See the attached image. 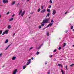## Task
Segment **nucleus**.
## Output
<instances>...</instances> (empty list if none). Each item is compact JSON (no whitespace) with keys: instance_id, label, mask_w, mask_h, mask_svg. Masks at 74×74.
Returning <instances> with one entry per match:
<instances>
[{"instance_id":"nucleus-1","label":"nucleus","mask_w":74,"mask_h":74,"mask_svg":"<svg viewBox=\"0 0 74 74\" xmlns=\"http://www.w3.org/2000/svg\"><path fill=\"white\" fill-rule=\"evenodd\" d=\"M44 20H43L42 22L40 23V24H41L42 26H44L45 24L44 23H48V22L50 21V17L47 18H44Z\"/></svg>"},{"instance_id":"nucleus-2","label":"nucleus","mask_w":74,"mask_h":74,"mask_svg":"<svg viewBox=\"0 0 74 74\" xmlns=\"http://www.w3.org/2000/svg\"><path fill=\"white\" fill-rule=\"evenodd\" d=\"M31 59H29V60H28V62H27V64H26V65L27 66L29 65L30 63H31Z\"/></svg>"},{"instance_id":"nucleus-3","label":"nucleus","mask_w":74,"mask_h":74,"mask_svg":"<svg viewBox=\"0 0 74 74\" xmlns=\"http://www.w3.org/2000/svg\"><path fill=\"white\" fill-rule=\"evenodd\" d=\"M53 23H51L50 24H49L47 27H49V26L51 27L52 26V25H53Z\"/></svg>"},{"instance_id":"nucleus-4","label":"nucleus","mask_w":74,"mask_h":74,"mask_svg":"<svg viewBox=\"0 0 74 74\" xmlns=\"http://www.w3.org/2000/svg\"><path fill=\"white\" fill-rule=\"evenodd\" d=\"M2 2L4 4H5L6 3H8V1L7 0H3Z\"/></svg>"},{"instance_id":"nucleus-5","label":"nucleus","mask_w":74,"mask_h":74,"mask_svg":"<svg viewBox=\"0 0 74 74\" xmlns=\"http://www.w3.org/2000/svg\"><path fill=\"white\" fill-rule=\"evenodd\" d=\"M17 71H17V69H15L13 73V74H16V72Z\"/></svg>"},{"instance_id":"nucleus-6","label":"nucleus","mask_w":74,"mask_h":74,"mask_svg":"<svg viewBox=\"0 0 74 74\" xmlns=\"http://www.w3.org/2000/svg\"><path fill=\"white\" fill-rule=\"evenodd\" d=\"M56 13V10H53V15H55V14Z\"/></svg>"},{"instance_id":"nucleus-7","label":"nucleus","mask_w":74,"mask_h":74,"mask_svg":"<svg viewBox=\"0 0 74 74\" xmlns=\"http://www.w3.org/2000/svg\"><path fill=\"white\" fill-rule=\"evenodd\" d=\"M45 11H46L45 9H44L41 11V13H44V12H45Z\"/></svg>"},{"instance_id":"nucleus-8","label":"nucleus","mask_w":74,"mask_h":74,"mask_svg":"<svg viewBox=\"0 0 74 74\" xmlns=\"http://www.w3.org/2000/svg\"><path fill=\"white\" fill-rule=\"evenodd\" d=\"M25 11H24L23 12V13L21 14V16H23V15L25 14Z\"/></svg>"},{"instance_id":"nucleus-9","label":"nucleus","mask_w":74,"mask_h":74,"mask_svg":"<svg viewBox=\"0 0 74 74\" xmlns=\"http://www.w3.org/2000/svg\"><path fill=\"white\" fill-rule=\"evenodd\" d=\"M22 10H19V12L18 14L19 15H21V13H22Z\"/></svg>"},{"instance_id":"nucleus-10","label":"nucleus","mask_w":74,"mask_h":74,"mask_svg":"<svg viewBox=\"0 0 74 74\" xmlns=\"http://www.w3.org/2000/svg\"><path fill=\"white\" fill-rule=\"evenodd\" d=\"M9 30H5V32H4L5 34H7Z\"/></svg>"},{"instance_id":"nucleus-11","label":"nucleus","mask_w":74,"mask_h":74,"mask_svg":"<svg viewBox=\"0 0 74 74\" xmlns=\"http://www.w3.org/2000/svg\"><path fill=\"white\" fill-rule=\"evenodd\" d=\"M49 15H50V13L47 14V15L46 16V18H47V16L49 17Z\"/></svg>"},{"instance_id":"nucleus-12","label":"nucleus","mask_w":74,"mask_h":74,"mask_svg":"<svg viewBox=\"0 0 74 74\" xmlns=\"http://www.w3.org/2000/svg\"><path fill=\"white\" fill-rule=\"evenodd\" d=\"M47 12H49L50 13H51V10H50L49 9H47Z\"/></svg>"},{"instance_id":"nucleus-13","label":"nucleus","mask_w":74,"mask_h":74,"mask_svg":"<svg viewBox=\"0 0 74 74\" xmlns=\"http://www.w3.org/2000/svg\"><path fill=\"white\" fill-rule=\"evenodd\" d=\"M8 42V39H6L5 42V44H7Z\"/></svg>"},{"instance_id":"nucleus-14","label":"nucleus","mask_w":74,"mask_h":74,"mask_svg":"<svg viewBox=\"0 0 74 74\" xmlns=\"http://www.w3.org/2000/svg\"><path fill=\"white\" fill-rule=\"evenodd\" d=\"M16 59V57L14 56L12 58V60H15Z\"/></svg>"},{"instance_id":"nucleus-15","label":"nucleus","mask_w":74,"mask_h":74,"mask_svg":"<svg viewBox=\"0 0 74 74\" xmlns=\"http://www.w3.org/2000/svg\"><path fill=\"white\" fill-rule=\"evenodd\" d=\"M26 65H25L23 66V70H24V69H25V68H26Z\"/></svg>"},{"instance_id":"nucleus-16","label":"nucleus","mask_w":74,"mask_h":74,"mask_svg":"<svg viewBox=\"0 0 74 74\" xmlns=\"http://www.w3.org/2000/svg\"><path fill=\"white\" fill-rule=\"evenodd\" d=\"M15 4V1H14L13 3H11L12 5H14V4Z\"/></svg>"},{"instance_id":"nucleus-17","label":"nucleus","mask_w":74,"mask_h":74,"mask_svg":"<svg viewBox=\"0 0 74 74\" xmlns=\"http://www.w3.org/2000/svg\"><path fill=\"white\" fill-rule=\"evenodd\" d=\"M46 34L47 36H49V33H48V32H47Z\"/></svg>"},{"instance_id":"nucleus-18","label":"nucleus","mask_w":74,"mask_h":74,"mask_svg":"<svg viewBox=\"0 0 74 74\" xmlns=\"http://www.w3.org/2000/svg\"><path fill=\"white\" fill-rule=\"evenodd\" d=\"M13 20H14V18H10V21H13Z\"/></svg>"},{"instance_id":"nucleus-19","label":"nucleus","mask_w":74,"mask_h":74,"mask_svg":"<svg viewBox=\"0 0 74 74\" xmlns=\"http://www.w3.org/2000/svg\"><path fill=\"white\" fill-rule=\"evenodd\" d=\"M40 10H41V9H40V8H39V9L38 10V12H40Z\"/></svg>"},{"instance_id":"nucleus-20","label":"nucleus","mask_w":74,"mask_h":74,"mask_svg":"<svg viewBox=\"0 0 74 74\" xmlns=\"http://www.w3.org/2000/svg\"><path fill=\"white\" fill-rule=\"evenodd\" d=\"M66 43H65L64 44V45H63V47H65V46H66Z\"/></svg>"},{"instance_id":"nucleus-21","label":"nucleus","mask_w":74,"mask_h":74,"mask_svg":"<svg viewBox=\"0 0 74 74\" xmlns=\"http://www.w3.org/2000/svg\"><path fill=\"white\" fill-rule=\"evenodd\" d=\"M10 47V45H9L8 47L5 49V50H7V49H8V48H9Z\"/></svg>"},{"instance_id":"nucleus-22","label":"nucleus","mask_w":74,"mask_h":74,"mask_svg":"<svg viewBox=\"0 0 74 74\" xmlns=\"http://www.w3.org/2000/svg\"><path fill=\"white\" fill-rule=\"evenodd\" d=\"M74 64H72L70 65V66H71V67H73V66H74Z\"/></svg>"},{"instance_id":"nucleus-23","label":"nucleus","mask_w":74,"mask_h":74,"mask_svg":"<svg viewBox=\"0 0 74 74\" xmlns=\"http://www.w3.org/2000/svg\"><path fill=\"white\" fill-rule=\"evenodd\" d=\"M36 55H39V54H40V52H37L36 53Z\"/></svg>"},{"instance_id":"nucleus-24","label":"nucleus","mask_w":74,"mask_h":74,"mask_svg":"<svg viewBox=\"0 0 74 74\" xmlns=\"http://www.w3.org/2000/svg\"><path fill=\"white\" fill-rule=\"evenodd\" d=\"M61 72L63 74H64V72L62 70H61Z\"/></svg>"},{"instance_id":"nucleus-25","label":"nucleus","mask_w":74,"mask_h":74,"mask_svg":"<svg viewBox=\"0 0 74 74\" xmlns=\"http://www.w3.org/2000/svg\"><path fill=\"white\" fill-rule=\"evenodd\" d=\"M1 33H2V30H1L0 31V34H1Z\"/></svg>"},{"instance_id":"nucleus-26","label":"nucleus","mask_w":74,"mask_h":74,"mask_svg":"<svg viewBox=\"0 0 74 74\" xmlns=\"http://www.w3.org/2000/svg\"><path fill=\"white\" fill-rule=\"evenodd\" d=\"M50 3H51V4L52 3V0H50Z\"/></svg>"},{"instance_id":"nucleus-27","label":"nucleus","mask_w":74,"mask_h":74,"mask_svg":"<svg viewBox=\"0 0 74 74\" xmlns=\"http://www.w3.org/2000/svg\"><path fill=\"white\" fill-rule=\"evenodd\" d=\"M62 49V47H60L58 48V49H59V50H60V49Z\"/></svg>"},{"instance_id":"nucleus-28","label":"nucleus","mask_w":74,"mask_h":74,"mask_svg":"<svg viewBox=\"0 0 74 74\" xmlns=\"http://www.w3.org/2000/svg\"><path fill=\"white\" fill-rule=\"evenodd\" d=\"M2 53H1L0 54V57H1L2 56Z\"/></svg>"},{"instance_id":"nucleus-29","label":"nucleus","mask_w":74,"mask_h":74,"mask_svg":"<svg viewBox=\"0 0 74 74\" xmlns=\"http://www.w3.org/2000/svg\"><path fill=\"white\" fill-rule=\"evenodd\" d=\"M41 25H40L39 26V29H41Z\"/></svg>"},{"instance_id":"nucleus-30","label":"nucleus","mask_w":74,"mask_h":74,"mask_svg":"<svg viewBox=\"0 0 74 74\" xmlns=\"http://www.w3.org/2000/svg\"><path fill=\"white\" fill-rule=\"evenodd\" d=\"M34 47H32L31 48L29 49V50H30V49H33V48H34Z\"/></svg>"},{"instance_id":"nucleus-31","label":"nucleus","mask_w":74,"mask_h":74,"mask_svg":"<svg viewBox=\"0 0 74 74\" xmlns=\"http://www.w3.org/2000/svg\"><path fill=\"white\" fill-rule=\"evenodd\" d=\"M56 49H55L53 51V52H56Z\"/></svg>"},{"instance_id":"nucleus-32","label":"nucleus","mask_w":74,"mask_h":74,"mask_svg":"<svg viewBox=\"0 0 74 74\" xmlns=\"http://www.w3.org/2000/svg\"><path fill=\"white\" fill-rule=\"evenodd\" d=\"M73 29V26H71V29Z\"/></svg>"},{"instance_id":"nucleus-33","label":"nucleus","mask_w":74,"mask_h":74,"mask_svg":"<svg viewBox=\"0 0 74 74\" xmlns=\"http://www.w3.org/2000/svg\"><path fill=\"white\" fill-rule=\"evenodd\" d=\"M61 65V64H58V66H60V65Z\"/></svg>"},{"instance_id":"nucleus-34","label":"nucleus","mask_w":74,"mask_h":74,"mask_svg":"<svg viewBox=\"0 0 74 74\" xmlns=\"http://www.w3.org/2000/svg\"><path fill=\"white\" fill-rule=\"evenodd\" d=\"M49 8H51V5H49Z\"/></svg>"},{"instance_id":"nucleus-35","label":"nucleus","mask_w":74,"mask_h":74,"mask_svg":"<svg viewBox=\"0 0 74 74\" xmlns=\"http://www.w3.org/2000/svg\"><path fill=\"white\" fill-rule=\"evenodd\" d=\"M10 14V12H8V13H6L7 15H8Z\"/></svg>"},{"instance_id":"nucleus-36","label":"nucleus","mask_w":74,"mask_h":74,"mask_svg":"<svg viewBox=\"0 0 74 74\" xmlns=\"http://www.w3.org/2000/svg\"><path fill=\"white\" fill-rule=\"evenodd\" d=\"M67 66H65V68L66 69V70H67Z\"/></svg>"},{"instance_id":"nucleus-37","label":"nucleus","mask_w":74,"mask_h":74,"mask_svg":"<svg viewBox=\"0 0 74 74\" xmlns=\"http://www.w3.org/2000/svg\"><path fill=\"white\" fill-rule=\"evenodd\" d=\"M40 47H39V48L37 47L36 48V49H40Z\"/></svg>"},{"instance_id":"nucleus-38","label":"nucleus","mask_w":74,"mask_h":74,"mask_svg":"<svg viewBox=\"0 0 74 74\" xmlns=\"http://www.w3.org/2000/svg\"><path fill=\"white\" fill-rule=\"evenodd\" d=\"M4 34H5V32H4L2 34V35H4Z\"/></svg>"},{"instance_id":"nucleus-39","label":"nucleus","mask_w":74,"mask_h":74,"mask_svg":"<svg viewBox=\"0 0 74 74\" xmlns=\"http://www.w3.org/2000/svg\"><path fill=\"white\" fill-rule=\"evenodd\" d=\"M41 7H42V9L44 8V7H43V6H41Z\"/></svg>"},{"instance_id":"nucleus-40","label":"nucleus","mask_w":74,"mask_h":74,"mask_svg":"<svg viewBox=\"0 0 74 74\" xmlns=\"http://www.w3.org/2000/svg\"><path fill=\"white\" fill-rule=\"evenodd\" d=\"M51 22H54V21H53V20H52L51 21Z\"/></svg>"},{"instance_id":"nucleus-41","label":"nucleus","mask_w":74,"mask_h":74,"mask_svg":"<svg viewBox=\"0 0 74 74\" xmlns=\"http://www.w3.org/2000/svg\"><path fill=\"white\" fill-rule=\"evenodd\" d=\"M15 16V14H13V15L12 16V17H13V16Z\"/></svg>"},{"instance_id":"nucleus-42","label":"nucleus","mask_w":74,"mask_h":74,"mask_svg":"<svg viewBox=\"0 0 74 74\" xmlns=\"http://www.w3.org/2000/svg\"><path fill=\"white\" fill-rule=\"evenodd\" d=\"M46 28H47V27H45V28H43V30H44V29H46Z\"/></svg>"},{"instance_id":"nucleus-43","label":"nucleus","mask_w":74,"mask_h":74,"mask_svg":"<svg viewBox=\"0 0 74 74\" xmlns=\"http://www.w3.org/2000/svg\"><path fill=\"white\" fill-rule=\"evenodd\" d=\"M52 55H51L50 56V58H52Z\"/></svg>"},{"instance_id":"nucleus-44","label":"nucleus","mask_w":74,"mask_h":74,"mask_svg":"<svg viewBox=\"0 0 74 74\" xmlns=\"http://www.w3.org/2000/svg\"><path fill=\"white\" fill-rule=\"evenodd\" d=\"M15 33H14L13 34V37H14V36H15Z\"/></svg>"},{"instance_id":"nucleus-45","label":"nucleus","mask_w":74,"mask_h":74,"mask_svg":"<svg viewBox=\"0 0 74 74\" xmlns=\"http://www.w3.org/2000/svg\"><path fill=\"white\" fill-rule=\"evenodd\" d=\"M32 60H33L34 59V58H33V57H32Z\"/></svg>"},{"instance_id":"nucleus-46","label":"nucleus","mask_w":74,"mask_h":74,"mask_svg":"<svg viewBox=\"0 0 74 74\" xmlns=\"http://www.w3.org/2000/svg\"><path fill=\"white\" fill-rule=\"evenodd\" d=\"M60 66H61V67H62V64H61V65H60Z\"/></svg>"},{"instance_id":"nucleus-47","label":"nucleus","mask_w":74,"mask_h":74,"mask_svg":"<svg viewBox=\"0 0 74 74\" xmlns=\"http://www.w3.org/2000/svg\"><path fill=\"white\" fill-rule=\"evenodd\" d=\"M67 12H66L65 13V14H67Z\"/></svg>"},{"instance_id":"nucleus-48","label":"nucleus","mask_w":74,"mask_h":74,"mask_svg":"<svg viewBox=\"0 0 74 74\" xmlns=\"http://www.w3.org/2000/svg\"><path fill=\"white\" fill-rule=\"evenodd\" d=\"M11 27V25H10V29Z\"/></svg>"},{"instance_id":"nucleus-49","label":"nucleus","mask_w":74,"mask_h":74,"mask_svg":"<svg viewBox=\"0 0 74 74\" xmlns=\"http://www.w3.org/2000/svg\"><path fill=\"white\" fill-rule=\"evenodd\" d=\"M67 32H68V31H66L65 32L66 33H67Z\"/></svg>"},{"instance_id":"nucleus-50","label":"nucleus","mask_w":74,"mask_h":74,"mask_svg":"<svg viewBox=\"0 0 74 74\" xmlns=\"http://www.w3.org/2000/svg\"><path fill=\"white\" fill-rule=\"evenodd\" d=\"M30 14H31V15H32V14H33V13L31 12V13H30Z\"/></svg>"},{"instance_id":"nucleus-51","label":"nucleus","mask_w":74,"mask_h":74,"mask_svg":"<svg viewBox=\"0 0 74 74\" xmlns=\"http://www.w3.org/2000/svg\"><path fill=\"white\" fill-rule=\"evenodd\" d=\"M8 29H10V25L8 26Z\"/></svg>"},{"instance_id":"nucleus-52","label":"nucleus","mask_w":74,"mask_h":74,"mask_svg":"<svg viewBox=\"0 0 74 74\" xmlns=\"http://www.w3.org/2000/svg\"><path fill=\"white\" fill-rule=\"evenodd\" d=\"M19 3H18L17 4V5H19Z\"/></svg>"},{"instance_id":"nucleus-53","label":"nucleus","mask_w":74,"mask_h":74,"mask_svg":"<svg viewBox=\"0 0 74 74\" xmlns=\"http://www.w3.org/2000/svg\"><path fill=\"white\" fill-rule=\"evenodd\" d=\"M47 64V63L46 62L45 64Z\"/></svg>"},{"instance_id":"nucleus-54","label":"nucleus","mask_w":74,"mask_h":74,"mask_svg":"<svg viewBox=\"0 0 74 74\" xmlns=\"http://www.w3.org/2000/svg\"><path fill=\"white\" fill-rule=\"evenodd\" d=\"M29 0H27V1H29Z\"/></svg>"},{"instance_id":"nucleus-55","label":"nucleus","mask_w":74,"mask_h":74,"mask_svg":"<svg viewBox=\"0 0 74 74\" xmlns=\"http://www.w3.org/2000/svg\"><path fill=\"white\" fill-rule=\"evenodd\" d=\"M50 73H49V72H48V74H50Z\"/></svg>"},{"instance_id":"nucleus-56","label":"nucleus","mask_w":74,"mask_h":74,"mask_svg":"<svg viewBox=\"0 0 74 74\" xmlns=\"http://www.w3.org/2000/svg\"><path fill=\"white\" fill-rule=\"evenodd\" d=\"M11 44H12V43L11 44H10V45H11Z\"/></svg>"},{"instance_id":"nucleus-57","label":"nucleus","mask_w":74,"mask_h":74,"mask_svg":"<svg viewBox=\"0 0 74 74\" xmlns=\"http://www.w3.org/2000/svg\"><path fill=\"white\" fill-rule=\"evenodd\" d=\"M1 15H0V18H1Z\"/></svg>"},{"instance_id":"nucleus-58","label":"nucleus","mask_w":74,"mask_h":74,"mask_svg":"<svg viewBox=\"0 0 74 74\" xmlns=\"http://www.w3.org/2000/svg\"><path fill=\"white\" fill-rule=\"evenodd\" d=\"M73 32H74V29H73Z\"/></svg>"},{"instance_id":"nucleus-59","label":"nucleus","mask_w":74,"mask_h":74,"mask_svg":"<svg viewBox=\"0 0 74 74\" xmlns=\"http://www.w3.org/2000/svg\"><path fill=\"white\" fill-rule=\"evenodd\" d=\"M4 67V65H3V66H2V67Z\"/></svg>"},{"instance_id":"nucleus-60","label":"nucleus","mask_w":74,"mask_h":74,"mask_svg":"<svg viewBox=\"0 0 74 74\" xmlns=\"http://www.w3.org/2000/svg\"><path fill=\"white\" fill-rule=\"evenodd\" d=\"M54 61H56V59L54 60Z\"/></svg>"},{"instance_id":"nucleus-61","label":"nucleus","mask_w":74,"mask_h":74,"mask_svg":"<svg viewBox=\"0 0 74 74\" xmlns=\"http://www.w3.org/2000/svg\"><path fill=\"white\" fill-rule=\"evenodd\" d=\"M73 47H74V45H73Z\"/></svg>"},{"instance_id":"nucleus-62","label":"nucleus","mask_w":74,"mask_h":74,"mask_svg":"<svg viewBox=\"0 0 74 74\" xmlns=\"http://www.w3.org/2000/svg\"><path fill=\"white\" fill-rule=\"evenodd\" d=\"M40 47H41V46H39V48H40Z\"/></svg>"},{"instance_id":"nucleus-63","label":"nucleus","mask_w":74,"mask_h":74,"mask_svg":"<svg viewBox=\"0 0 74 74\" xmlns=\"http://www.w3.org/2000/svg\"><path fill=\"white\" fill-rule=\"evenodd\" d=\"M67 70H69V69H67H67H66Z\"/></svg>"}]
</instances>
